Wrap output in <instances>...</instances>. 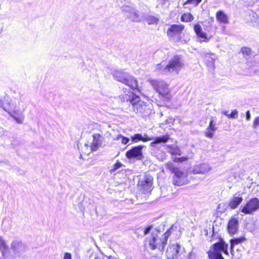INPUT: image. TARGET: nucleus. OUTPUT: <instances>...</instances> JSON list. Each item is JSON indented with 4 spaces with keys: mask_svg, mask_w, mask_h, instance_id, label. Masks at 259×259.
<instances>
[{
    "mask_svg": "<svg viewBox=\"0 0 259 259\" xmlns=\"http://www.w3.org/2000/svg\"><path fill=\"white\" fill-rule=\"evenodd\" d=\"M131 140L132 143H137L140 141H142L143 135L141 134H136L131 136Z\"/></svg>",
    "mask_w": 259,
    "mask_h": 259,
    "instance_id": "c85d7f7f",
    "label": "nucleus"
},
{
    "mask_svg": "<svg viewBox=\"0 0 259 259\" xmlns=\"http://www.w3.org/2000/svg\"><path fill=\"white\" fill-rule=\"evenodd\" d=\"M11 250L15 256H20L21 254L25 252L27 249V245L19 240H15L12 242L10 246Z\"/></svg>",
    "mask_w": 259,
    "mask_h": 259,
    "instance_id": "4468645a",
    "label": "nucleus"
},
{
    "mask_svg": "<svg viewBox=\"0 0 259 259\" xmlns=\"http://www.w3.org/2000/svg\"><path fill=\"white\" fill-rule=\"evenodd\" d=\"M150 83L154 90L160 95L165 96L169 94L168 85L164 81L151 80Z\"/></svg>",
    "mask_w": 259,
    "mask_h": 259,
    "instance_id": "ddd939ff",
    "label": "nucleus"
},
{
    "mask_svg": "<svg viewBox=\"0 0 259 259\" xmlns=\"http://www.w3.org/2000/svg\"><path fill=\"white\" fill-rule=\"evenodd\" d=\"M116 140H121V143L123 145L128 144L130 141V139L122 136L121 134L118 135L117 138L115 139Z\"/></svg>",
    "mask_w": 259,
    "mask_h": 259,
    "instance_id": "c756f323",
    "label": "nucleus"
},
{
    "mask_svg": "<svg viewBox=\"0 0 259 259\" xmlns=\"http://www.w3.org/2000/svg\"><path fill=\"white\" fill-rule=\"evenodd\" d=\"M121 11L126 14L128 18L134 22H139L142 20L140 12L131 6H123L121 8Z\"/></svg>",
    "mask_w": 259,
    "mask_h": 259,
    "instance_id": "1a4fd4ad",
    "label": "nucleus"
},
{
    "mask_svg": "<svg viewBox=\"0 0 259 259\" xmlns=\"http://www.w3.org/2000/svg\"><path fill=\"white\" fill-rule=\"evenodd\" d=\"M114 79L127 85L133 91H140L138 85V81L128 73L122 70H116L113 72Z\"/></svg>",
    "mask_w": 259,
    "mask_h": 259,
    "instance_id": "20e7f679",
    "label": "nucleus"
},
{
    "mask_svg": "<svg viewBox=\"0 0 259 259\" xmlns=\"http://www.w3.org/2000/svg\"><path fill=\"white\" fill-rule=\"evenodd\" d=\"M239 222L238 220L234 218H232L229 222L227 229L230 235L235 234L238 230Z\"/></svg>",
    "mask_w": 259,
    "mask_h": 259,
    "instance_id": "a211bd4d",
    "label": "nucleus"
},
{
    "mask_svg": "<svg viewBox=\"0 0 259 259\" xmlns=\"http://www.w3.org/2000/svg\"><path fill=\"white\" fill-rule=\"evenodd\" d=\"M154 137H149L147 136L146 134H144V136H143V140L142 141L144 142H146L147 141H150L151 140L154 141Z\"/></svg>",
    "mask_w": 259,
    "mask_h": 259,
    "instance_id": "4c0bfd02",
    "label": "nucleus"
},
{
    "mask_svg": "<svg viewBox=\"0 0 259 259\" xmlns=\"http://www.w3.org/2000/svg\"><path fill=\"white\" fill-rule=\"evenodd\" d=\"M245 240L244 237H239V238H235L234 239H232L230 240V249L231 253L233 255V248L235 245L239 244L244 241Z\"/></svg>",
    "mask_w": 259,
    "mask_h": 259,
    "instance_id": "a878e982",
    "label": "nucleus"
},
{
    "mask_svg": "<svg viewBox=\"0 0 259 259\" xmlns=\"http://www.w3.org/2000/svg\"><path fill=\"white\" fill-rule=\"evenodd\" d=\"M241 51L246 58L251 55L252 53L251 50L250 48L245 47L241 48Z\"/></svg>",
    "mask_w": 259,
    "mask_h": 259,
    "instance_id": "7c9ffc66",
    "label": "nucleus"
},
{
    "mask_svg": "<svg viewBox=\"0 0 259 259\" xmlns=\"http://www.w3.org/2000/svg\"><path fill=\"white\" fill-rule=\"evenodd\" d=\"M93 140L91 149L92 151H96L102 145L104 138L100 134H94L93 135Z\"/></svg>",
    "mask_w": 259,
    "mask_h": 259,
    "instance_id": "f3484780",
    "label": "nucleus"
},
{
    "mask_svg": "<svg viewBox=\"0 0 259 259\" xmlns=\"http://www.w3.org/2000/svg\"><path fill=\"white\" fill-rule=\"evenodd\" d=\"M184 29L183 25L173 24L167 30V34L169 37H173L175 35H180Z\"/></svg>",
    "mask_w": 259,
    "mask_h": 259,
    "instance_id": "dca6fc26",
    "label": "nucleus"
},
{
    "mask_svg": "<svg viewBox=\"0 0 259 259\" xmlns=\"http://www.w3.org/2000/svg\"><path fill=\"white\" fill-rule=\"evenodd\" d=\"M0 107L11 115V111L14 108L12 100L7 96L0 98Z\"/></svg>",
    "mask_w": 259,
    "mask_h": 259,
    "instance_id": "2eb2a0df",
    "label": "nucleus"
},
{
    "mask_svg": "<svg viewBox=\"0 0 259 259\" xmlns=\"http://www.w3.org/2000/svg\"><path fill=\"white\" fill-rule=\"evenodd\" d=\"M122 166V164L120 162H117L115 164H114L113 167L111 169V171H115L116 170L119 169Z\"/></svg>",
    "mask_w": 259,
    "mask_h": 259,
    "instance_id": "e433bc0d",
    "label": "nucleus"
},
{
    "mask_svg": "<svg viewBox=\"0 0 259 259\" xmlns=\"http://www.w3.org/2000/svg\"><path fill=\"white\" fill-rule=\"evenodd\" d=\"M144 20L149 25H153L157 23L159 21V18L155 16L146 14L143 16Z\"/></svg>",
    "mask_w": 259,
    "mask_h": 259,
    "instance_id": "b1692460",
    "label": "nucleus"
},
{
    "mask_svg": "<svg viewBox=\"0 0 259 259\" xmlns=\"http://www.w3.org/2000/svg\"><path fill=\"white\" fill-rule=\"evenodd\" d=\"M15 120V121L19 124H22L23 122L24 119V116L22 112H21L20 114H17L15 112L13 115L11 114L10 115Z\"/></svg>",
    "mask_w": 259,
    "mask_h": 259,
    "instance_id": "bb28decb",
    "label": "nucleus"
},
{
    "mask_svg": "<svg viewBox=\"0 0 259 259\" xmlns=\"http://www.w3.org/2000/svg\"><path fill=\"white\" fill-rule=\"evenodd\" d=\"M228 248V244L223 239L220 238L219 241L214 243L207 252L209 259H224L222 253L229 255Z\"/></svg>",
    "mask_w": 259,
    "mask_h": 259,
    "instance_id": "39448f33",
    "label": "nucleus"
},
{
    "mask_svg": "<svg viewBox=\"0 0 259 259\" xmlns=\"http://www.w3.org/2000/svg\"><path fill=\"white\" fill-rule=\"evenodd\" d=\"M174 226H172L166 232L162 235L161 238L158 237L157 234L151 233V235L146 238L149 247L152 250L158 249L160 251H163L168 237L170 235L172 231L174 230Z\"/></svg>",
    "mask_w": 259,
    "mask_h": 259,
    "instance_id": "7ed1b4c3",
    "label": "nucleus"
},
{
    "mask_svg": "<svg viewBox=\"0 0 259 259\" xmlns=\"http://www.w3.org/2000/svg\"><path fill=\"white\" fill-rule=\"evenodd\" d=\"M144 147H145L144 145H138L133 147L131 149L126 152V157L130 160H142L144 158L142 150Z\"/></svg>",
    "mask_w": 259,
    "mask_h": 259,
    "instance_id": "9d476101",
    "label": "nucleus"
},
{
    "mask_svg": "<svg viewBox=\"0 0 259 259\" xmlns=\"http://www.w3.org/2000/svg\"><path fill=\"white\" fill-rule=\"evenodd\" d=\"M63 259H72V255L69 252H65L64 253Z\"/></svg>",
    "mask_w": 259,
    "mask_h": 259,
    "instance_id": "79ce46f5",
    "label": "nucleus"
},
{
    "mask_svg": "<svg viewBox=\"0 0 259 259\" xmlns=\"http://www.w3.org/2000/svg\"><path fill=\"white\" fill-rule=\"evenodd\" d=\"M152 228V226H149L146 227V228H145V229L144 230V235H146L148 234H149Z\"/></svg>",
    "mask_w": 259,
    "mask_h": 259,
    "instance_id": "58836bf2",
    "label": "nucleus"
},
{
    "mask_svg": "<svg viewBox=\"0 0 259 259\" xmlns=\"http://www.w3.org/2000/svg\"><path fill=\"white\" fill-rule=\"evenodd\" d=\"M8 249V246L6 244L5 240H4L3 237L0 236V251L2 254V256L6 258L7 254V250Z\"/></svg>",
    "mask_w": 259,
    "mask_h": 259,
    "instance_id": "393cba45",
    "label": "nucleus"
},
{
    "mask_svg": "<svg viewBox=\"0 0 259 259\" xmlns=\"http://www.w3.org/2000/svg\"><path fill=\"white\" fill-rule=\"evenodd\" d=\"M170 139V136L165 134L159 137H154V141L150 143V146L155 148L157 144H165Z\"/></svg>",
    "mask_w": 259,
    "mask_h": 259,
    "instance_id": "6ab92c4d",
    "label": "nucleus"
},
{
    "mask_svg": "<svg viewBox=\"0 0 259 259\" xmlns=\"http://www.w3.org/2000/svg\"><path fill=\"white\" fill-rule=\"evenodd\" d=\"M166 168L174 174L173 177V184L177 186H182L188 183V179L186 175L179 168L174 166L171 163L166 165Z\"/></svg>",
    "mask_w": 259,
    "mask_h": 259,
    "instance_id": "423d86ee",
    "label": "nucleus"
},
{
    "mask_svg": "<svg viewBox=\"0 0 259 259\" xmlns=\"http://www.w3.org/2000/svg\"><path fill=\"white\" fill-rule=\"evenodd\" d=\"M94 259H105L104 256H95Z\"/></svg>",
    "mask_w": 259,
    "mask_h": 259,
    "instance_id": "49530a36",
    "label": "nucleus"
},
{
    "mask_svg": "<svg viewBox=\"0 0 259 259\" xmlns=\"http://www.w3.org/2000/svg\"><path fill=\"white\" fill-rule=\"evenodd\" d=\"M243 197L240 195H234L233 197L230 199L228 206L232 209L236 208L242 202Z\"/></svg>",
    "mask_w": 259,
    "mask_h": 259,
    "instance_id": "aec40b11",
    "label": "nucleus"
},
{
    "mask_svg": "<svg viewBox=\"0 0 259 259\" xmlns=\"http://www.w3.org/2000/svg\"><path fill=\"white\" fill-rule=\"evenodd\" d=\"M153 180L152 176L146 175L139 181L138 186L143 193H148L152 190Z\"/></svg>",
    "mask_w": 259,
    "mask_h": 259,
    "instance_id": "f8f14e48",
    "label": "nucleus"
},
{
    "mask_svg": "<svg viewBox=\"0 0 259 259\" xmlns=\"http://www.w3.org/2000/svg\"><path fill=\"white\" fill-rule=\"evenodd\" d=\"M130 95L126 94L125 99L131 104V108L136 113L143 117H146L151 113V109L144 102L140 100V98L132 92H128Z\"/></svg>",
    "mask_w": 259,
    "mask_h": 259,
    "instance_id": "f03ea898",
    "label": "nucleus"
},
{
    "mask_svg": "<svg viewBox=\"0 0 259 259\" xmlns=\"http://www.w3.org/2000/svg\"><path fill=\"white\" fill-rule=\"evenodd\" d=\"M108 259H111V257H109Z\"/></svg>",
    "mask_w": 259,
    "mask_h": 259,
    "instance_id": "de8ad7c7",
    "label": "nucleus"
},
{
    "mask_svg": "<svg viewBox=\"0 0 259 259\" xmlns=\"http://www.w3.org/2000/svg\"><path fill=\"white\" fill-rule=\"evenodd\" d=\"M175 146H171V145H169V146H166V150L167 151L170 153V154H171V151H172V150L174 149V148H175Z\"/></svg>",
    "mask_w": 259,
    "mask_h": 259,
    "instance_id": "c03bdc74",
    "label": "nucleus"
},
{
    "mask_svg": "<svg viewBox=\"0 0 259 259\" xmlns=\"http://www.w3.org/2000/svg\"><path fill=\"white\" fill-rule=\"evenodd\" d=\"M245 118L247 121H249L251 119V114L249 110H247L245 113Z\"/></svg>",
    "mask_w": 259,
    "mask_h": 259,
    "instance_id": "a19ab883",
    "label": "nucleus"
},
{
    "mask_svg": "<svg viewBox=\"0 0 259 259\" xmlns=\"http://www.w3.org/2000/svg\"><path fill=\"white\" fill-rule=\"evenodd\" d=\"M213 132L212 131L208 130V131L205 133V136L209 138H212L213 136Z\"/></svg>",
    "mask_w": 259,
    "mask_h": 259,
    "instance_id": "ea45409f",
    "label": "nucleus"
},
{
    "mask_svg": "<svg viewBox=\"0 0 259 259\" xmlns=\"http://www.w3.org/2000/svg\"><path fill=\"white\" fill-rule=\"evenodd\" d=\"M181 249V246L178 243L169 244L165 252L167 259H182Z\"/></svg>",
    "mask_w": 259,
    "mask_h": 259,
    "instance_id": "9b49d317",
    "label": "nucleus"
},
{
    "mask_svg": "<svg viewBox=\"0 0 259 259\" xmlns=\"http://www.w3.org/2000/svg\"><path fill=\"white\" fill-rule=\"evenodd\" d=\"M194 19V17L190 13H185L181 17V20L183 22H191Z\"/></svg>",
    "mask_w": 259,
    "mask_h": 259,
    "instance_id": "cd10ccee",
    "label": "nucleus"
},
{
    "mask_svg": "<svg viewBox=\"0 0 259 259\" xmlns=\"http://www.w3.org/2000/svg\"><path fill=\"white\" fill-rule=\"evenodd\" d=\"M238 112L237 110H233L229 114V118L236 119L238 117Z\"/></svg>",
    "mask_w": 259,
    "mask_h": 259,
    "instance_id": "72a5a7b5",
    "label": "nucleus"
},
{
    "mask_svg": "<svg viewBox=\"0 0 259 259\" xmlns=\"http://www.w3.org/2000/svg\"><path fill=\"white\" fill-rule=\"evenodd\" d=\"M217 19L221 23L227 24L229 22L228 17L227 15L222 10L217 12L216 14Z\"/></svg>",
    "mask_w": 259,
    "mask_h": 259,
    "instance_id": "5701e85b",
    "label": "nucleus"
},
{
    "mask_svg": "<svg viewBox=\"0 0 259 259\" xmlns=\"http://www.w3.org/2000/svg\"><path fill=\"white\" fill-rule=\"evenodd\" d=\"M166 168L174 174L173 177V184L177 186H182L188 183V179L186 175L179 168L174 166L171 163L166 165Z\"/></svg>",
    "mask_w": 259,
    "mask_h": 259,
    "instance_id": "0eeeda50",
    "label": "nucleus"
},
{
    "mask_svg": "<svg viewBox=\"0 0 259 259\" xmlns=\"http://www.w3.org/2000/svg\"><path fill=\"white\" fill-rule=\"evenodd\" d=\"M194 30L196 35L200 38L203 39V41L207 42L209 40L206 36V34L203 32L202 30V28L200 25L196 24L194 26Z\"/></svg>",
    "mask_w": 259,
    "mask_h": 259,
    "instance_id": "4be33fe9",
    "label": "nucleus"
},
{
    "mask_svg": "<svg viewBox=\"0 0 259 259\" xmlns=\"http://www.w3.org/2000/svg\"><path fill=\"white\" fill-rule=\"evenodd\" d=\"M202 0H187L184 4V6L187 4H191L194 7L197 6L201 2Z\"/></svg>",
    "mask_w": 259,
    "mask_h": 259,
    "instance_id": "2f4dec72",
    "label": "nucleus"
},
{
    "mask_svg": "<svg viewBox=\"0 0 259 259\" xmlns=\"http://www.w3.org/2000/svg\"><path fill=\"white\" fill-rule=\"evenodd\" d=\"M211 169L209 164L203 163L195 166L193 169V172L194 174H204L208 172Z\"/></svg>",
    "mask_w": 259,
    "mask_h": 259,
    "instance_id": "412c9836",
    "label": "nucleus"
},
{
    "mask_svg": "<svg viewBox=\"0 0 259 259\" xmlns=\"http://www.w3.org/2000/svg\"><path fill=\"white\" fill-rule=\"evenodd\" d=\"M207 130L212 131V132H214L216 130V128L215 127V124L213 121L210 120Z\"/></svg>",
    "mask_w": 259,
    "mask_h": 259,
    "instance_id": "c9c22d12",
    "label": "nucleus"
},
{
    "mask_svg": "<svg viewBox=\"0 0 259 259\" xmlns=\"http://www.w3.org/2000/svg\"><path fill=\"white\" fill-rule=\"evenodd\" d=\"M224 115L227 116L228 118H229V114L228 111H224L222 112Z\"/></svg>",
    "mask_w": 259,
    "mask_h": 259,
    "instance_id": "a18cd8bd",
    "label": "nucleus"
},
{
    "mask_svg": "<svg viewBox=\"0 0 259 259\" xmlns=\"http://www.w3.org/2000/svg\"><path fill=\"white\" fill-rule=\"evenodd\" d=\"M259 125V116L255 117L252 124V127L256 129Z\"/></svg>",
    "mask_w": 259,
    "mask_h": 259,
    "instance_id": "f704fd0d",
    "label": "nucleus"
},
{
    "mask_svg": "<svg viewBox=\"0 0 259 259\" xmlns=\"http://www.w3.org/2000/svg\"><path fill=\"white\" fill-rule=\"evenodd\" d=\"M259 209V199L256 197L252 198L241 206L240 210L245 214H252Z\"/></svg>",
    "mask_w": 259,
    "mask_h": 259,
    "instance_id": "6e6552de",
    "label": "nucleus"
},
{
    "mask_svg": "<svg viewBox=\"0 0 259 259\" xmlns=\"http://www.w3.org/2000/svg\"><path fill=\"white\" fill-rule=\"evenodd\" d=\"M179 150L177 148V147H175L172 151H171V155H179Z\"/></svg>",
    "mask_w": 259,
    "mask_h": 259,
    "instance_id": "37998d69",
    "label": "nucleus"
},
{
    "mask_svg": "<svg viewBox=\"0 0 259 259\" xmlns=\"http://www.w3.org/2000/svg\"><path fill=\"white\" fill-rule=\"evenodd\" d=\"M183 66L180 56L176 55L170 59L166 65L159 64L156 66V71L164 75L171 73L178 74Z\"/></svg>",
    "mask_w": 259,
    "mask_h": 259,
    "instance_id": "f257e3e1",
    "label": "nucleus"
},
{
    "mask_svg": "<svg viewBox=\"0 0 259 259\" xmlns=\"http://www.w3.org/2000/svg\"><path fill=\"white\" fill-rule=\"evenodd\" d=\"M206 60V64L208 66L210 67H214V59H213L212 58L209 57H205Z\"/></svg>",
    "mask_w": 259,
    "mask_h": 259,
    "instance_id": "473e14b6",
    "label": "nucleus"
}]
</instances>
